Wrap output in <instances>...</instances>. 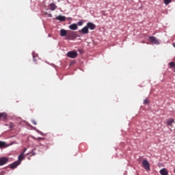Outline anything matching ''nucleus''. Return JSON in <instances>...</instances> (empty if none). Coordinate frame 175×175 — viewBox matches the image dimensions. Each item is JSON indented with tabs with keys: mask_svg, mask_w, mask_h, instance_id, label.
Listing matches in <instances>:
<instances>
[{
	"mask_svg": "<svg viewBox=\"0 0 175 175\" xmlns=\"http://www.w3.org/2000/svg\"><path fill=\"white\" fill-rule=\"evenodd\" d=\"M169 65H170V68H174V66H175V64L173 62H170L169 64Z\"/></svg>",
	"mask_w": 175,
	"mask_h": 175,
	"instance_id": "nucleus-19",
	"label": "nucleus"
},
{
	"mask_svg": "<svg viewBox=\"0 0 175 175\" xmlns=\"http://www.w3.org/2000/svg\"><path fill=\"white\" fill-rule=\"evenodd\" d=\"M57 20H59V21H65L66 20V18L65 16L59 15L57 17Z\"/></svg>",
	"mask_w": 175,
	"mask_h": 175,
	"instance_id": "nucleus-15",
	"label": "nucleus"
},
{
	"mask_svg": "<svg viewBox=\"0 0 175 175\" xmlns=\"http://www.w3.org/2000/svg\"><path fill=\"white\" fill-rule=\"evenodd\" d=\"M9 128L10 129H13V128H14V124H13L12 122H10L9 124Z\"/></svg>",
	"mask_w": 175,
	"mask_h": 175,
	"instance_id": "nucleus-17",
	"label": "nucleus"
},
{
	"mask_svg": "<svg viewBox=\"0 0 175 175\" xmlns=\"http://www.w3.org/2000/svg\"><path fill=\"white\" fill-rule=\"evenodd\" d=\"M25 151H27V148H25V149H24V150H23V154H25Z\"/></svg>",
	"mask_w": 175,
	"mask_h": 175,
	"instance_id": "nucleus-25",
	"label": "nucleus"
},
{
	"mask_svg": "<svg viewBox=\"0 0 175 175\" xmlns=\"http://www.w3.org/2000/svg\"><path fill=\"white\" fill-rule=\"evenodd\" d=\"M170 2H172V0H164V3L165 5H169V3H170Z\"/></svg>",
	"mask_w": 175,
	"mask_h": 175,
	"instance_id": "nucleus-18",
	"label": "nucleus"
},
{
	"mask_svg": "<svg viewBox=\"0 0 175 175\" xmlns=\"http://www.w3.org/2000/svg\"><path fill=\"white\" fill-rule=\"evenodd\" d=\"M86 27H88V29H91L92 31H93V29H95V28H96V25H95V24L89 22L87 23Z\"/></svg>",
	"mask_w": 175,
	"mask_h": 175,
	"instance_id": "nucleus-7",
	"label": "nucleus"
},
{
	"mask_svg": "<svg viewBox=\"0 0 175 175\" xmlns=\"http://www.w3.org/2000/svg\"><path fill=\"white\" fill-rule=\"evenodd\" d=\"M79 33H83V35H87V33H90V31L88 30V27L85 26L81 30H79Z\"/></svg>",
	"mask_w": 175,
	"mask_h": 175,
	"instance_id": "nucleus-4",
	"label": "nucleus"
},
{
	"mask_svg": "<svg viewBox=\"0 0 175 175\" xmlns=\"http://www.w3.org/2000/svg\"><path fill=\"white\" fill-rule=\"evenodd\" d=\"M8 119V114L6 113L3 112L0 113V121H6Z\"/></svg>",
	"mask_w": 175,
	"mask_h": 175,
	"instance_id": "nucleus-9",
	"label": "nucleus"
},
{
	"mask_svg": "<svg viewBox=\"0 0 175 175\" xmlns=\"http://www.w3.org/2000/svg\"><path fill=\"white\" fill-rule=\"evenodd\" d=\"M68 28L70 29H72V31H76V29H78L79 27L77 26V24L76 23H73L72 25H70Z\"/></svg>",
	"mask_w": 175,
	"mask_h": 175,
	"instance_id": "nucleus-10",
	"label": "nucleus"
},
{
	"mask_svg": "<svg viewBox=\"0 0 175 175\" xmlns=\"http://www.w3.org/2000/svg\"><path fill=\"white\" fill-rule=\"evenodd\" d=\"M174 122V119H169L167 120V125L170 126H172V124Z\"/></svg>",
	"mask_w": 175,
	"mask_h": 175,
	"instance_id": "nucleus-14",
	"label": "nucleus"
},
{
	"mask_svg": "<svg viewBox=\"0 0 175 175\" xmlns=\"http://www.w3.org/2000/svg\"><path fill=\"white\" fill-rule=\"evenodd\" d=\"M6 146V143L0 141V148H2V147H5Z\"/></svg>",
	"mask_w": 175,
	"mask_h": 175,
	"instance_id": "nucleus-16",
	"label": "nucleus"
},
{
	"mask_svg": "<svg viewBox=\"0 0 175 175\" xmlns=\"http://www.w3.org/2000/svg\"><path fill=\"white\" fill-rule=\"evenodd\" d=\"M38 140H44V138H43V137H38Z\"/></svg>",
	"mask_w": 175,
	"mask_h": 175,
	"instance_id": "nucleus-23",
	"label": "nucleus"
},
{
	"mask_svg": "<svg viewBox=\"0 0 175 175\" xmlns=\"http://www.w3.org/2000/svg\"><path fill=\"white\" fill-rule=\"evenodd\" d=\"M83 23H84V21H81L78 22V25H79V27H81V25H83Z\"/></svg>",
	"mask_w": 175,
	"mask_h": 175,
	"instance_id": "nucleus-20",
	"label": "nucleus"
},
{
	"mask_svg": "<svg viewBox=\"0 0 175 175\" xmlns=\"http://www.w3.org/2000/svg\"><path fill=\"white\" fill-rule=\"evenodd\" d=\"M76 38H77V33L76 31H72L70 30L67 31V36L66 37L67 40H73L74 39H76Z\"/></svg>",
	"mask_w": 175,
	"mask_h": 175,
	"instance_id": "nucleus-1",
	"label": "nucleus"
},
{
	"mask_svg": "<svg viewBox=\"0 0 175 175\" xmlns=\"http://www.w3.org/2000/svg\"><path fill=\"white\" fill-rule=\"evenodd\" d=\"M67 57L69 58H76L77 57V52L76 51H69L67 53Z\"/></svg>",
	"mask_w": 175,
	"mask_h": 175,
	"instance_id": "nucleus-3",
	"label": "nucleus"
},
{
	"mask_svg": "<svg viewBox=\"0 0 175 175\" xmlns=\"http://www.w3.org/2000/svg\"><path fill=\"white\" fill-rule=\"evenodd\" d=\"M68 35V31L65 30L64 29H62L60 30V36H67Z\"/></svg>",
	"mask_w": 175,
	"mask_h": 175,
	"instance_id": "nucleus-11",
	"label": "nucleus"
},
{
	"mask_svg": "<svg viewBox=\"0 0 175 175\" xmlns=\"http://www.w3.org/2000/svg\"><path fill=\"white\" fill-rule=\"evenodd\" d=\"M149 40L152 42L154 44H159V40H157V38L154 36L149 37Z\"/></svg>",
	"mask_w": 175,
	"mask_h": 175,
	"instance_id": "nucleus-8",
	"label": "nucleus"
},
{
	"mask_svg": "<svg viewBox=\"0 0 175 175\" xmlns=\"http://www.w3.org/2000/svg\"><path fill=\"white\" fill-rule=\"evenodd\" d=\"M160 174L167 175L169 174V172H167V170H166V168H163L160 170Z\"/></svg>",
	"mask_w": 175,
	"mask_h": 175,
	"instance_id": "nucleus-12",
	"label": "nucleus"
},
{
	"mask_svg": "<svg viewBox=\"0 0 175 175\" xmlns=\"http://www.w3.org/2000/svg\"><path fill=\"white\" fill-rule=\"evenodd\" d=\"M24 158V152H22L19 156H18V161L14 162L12 164L10 165V168L11 169H14L15 167H17L20 163H21V161H23Z\"/></svg>",
	"mask_w": 175,
	"mask_h": 175,
	"instance_id": "nucleus-2",
	"label": "nucleus"
},
{
	"mask_svg": "<svg viewBox=\"0 0 175 175\" xmlns=\"http://www.w3.org/2000/svg\"><path fill=\"white\" fill-rule=\"evenodd\" d=\"M33 150H36V148H34V149L32 150V155H36V153L33 152Z\"/></svg>",
	"mask_w": 175,
	"mask_h": 175,
	"instance_id": "nucleus-24",
	"label": "nucleus"
},
{
	"mask_svg": "<svg viewBox=\"0 0 175 175\" xmlns=\"http://www.w3.org/2000/svg\"><path fill=\"white\" fill-rule=\"evenodd\" d=\"M49 7H50V10H52V11H54L57 9V5H55V3H51L49 5Z\"/></svg>",
	"mask_w": 175,
	"mask_h": 175,
	"instance_id": "nucleus-13",
	"label": "nucleus"
},
{
	"mask_svg": "<svg viewBox=\"0 0 175 175\" xmlns=\"http://www.w3.org/2000/svg\"><path fill=\"white\" fill-rule=\"evenodd\" d=\"M142 165L146 170H150V163L147 160H144L142 161Z\"/></svg>",
	"mask_w": 175,
	"mask_h": 175,
	"instance_id": "nucleus-5",
	"label": "nucleus"
},
{
	"mask_svg": "<svg viewBox=\"0 0 175 175\" xmlns=\"http://www.w3.org/2000/svg\"><path fill=\"white\" fill-rule=\"evenodd\" d=\"M148 99L146 98L144 100V105H148Z\"/></svg>",
	"mask_w": 175,
	"mask_h": 175,
	"instance_id": "nucleus-21",
	"label": "nucleus"
},
{
	"mask_svg": "<svg viewBox=\"0 0 175 175\" xmlns=\"http://www.w3.org/2000/svg\"><path fill=\"white\" fill-rule=\"evenodd\" d=\"M49 17H53V15H51V14H50Z\"/></svg>",
	"mask_w": 175,
	"mask_h": 175,
	"instance_id": "nucleus-26",
	"label": "nucleus"
},
{
	"mask_svg": "<svg viewBox=\"0 0 175 175\" xmlns=\"http://www.w3.org/2000/svg\"><path fill=\"white\" fill-rule=\"evenodd\" d=\"M9 159L7 157H1L0 158V166H3V165L8 163Z\"/></svg>",
	"mask_w": 175,
	"mask_h": 175,
	"instance_id": "nucleus-6",
	"label": "nucleus"
},
{
	"mask_svg": "<svg viewBox=\"0 0 175 175\" xmlns=\"http://www.w3.org/2000/svg\"><path fill=\"white\" fill-rule=\"evenodd\" d=\"M31 123H32L33 125H36V120H31Z\"/></svg>",
	"mask_w": 175,
	"mask_h": 175,
	"instance_id": "nucleus-22",
	"label": "nucleus"
}]
</instances>
